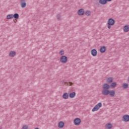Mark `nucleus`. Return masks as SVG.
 Masks as SVG:
<instances>
[{"label":"nucleus","mask_w":129,"mask_h":129,"mask_svg":"<svg viewBox=\"0 0 129 129\" xmlns=\"http://www.w3.org/2000/svg\"><path fill=\"white\" fill-rule=\"evenodd\" d=\"M73 123L75 125H76L77 126L80 125V124H81V119L78 117L75 118L74 119Z\"/></svg>","instance_id":"5"},{"label":"nucleus","mask_w":129,"mask_h":129,"mask_svg":"<svg viewBox=\"0 0 129 129\" xmlns=\"http://www.w3.org/2000/svg\"><path fill=\"white\" fill-rule=\"evenodd\" d=\"M59 54L60 55V56H64L65 54V51L63 50H61L59 51Z\"/></svg>","instance_id":"22"},{"label":"nucleus","mask_w":129,"mask_h":129,"mask_svg":"<svg viewBox=\"0 0 129 129\" xmlns=\"http://www.w3.org/2000/svg\"><path fill=\"white\" fill-rule=\"evenodd\" d=\"M127 81H128V82H129V77L127 78Z\"/></svg>","instance_id":"30"},{"label":"nucleus","mask_w":129,"mask_h":129,"mask_svg":"<svg viewBox=\"0 0 129 129\" xmlns=\"http://www.w3.org/2000/svg\"><path fill=\"white\" fill-rule=\"evenodd\" d=\"M107 2H108L107 0H99V3L101 5H105L107 3Z\"/></svg>","instance_id":"21"},{"label":"nucleus","mask_w":129,"mask_h":129,"mask_svg":"<svg viewBox=\"0 0 129 129\" xmlns=\"http://www.w3.org/2000/svg\"><path fill=\"white\" fill-rule=\"evenodd\" d=\"M77 14L79 16H83L85 14V11L83 9H81L78 11Z\"/></svg>","instance_id":"10"},{"label":"nucleus","mask_w":129,"mask_h":129,"mask_svg":"<svg viewBox=\"0 0 129 129\" xmlns=\"http://www.w3.org/2000/svg\"><path fill=\"white\" fill-rule=\"evenodd\" d=\"M91 54L93 57H96L97 56V50L96 49H92L91 50Z\"/></svg>","instance_id":"8"},{"label":"nucleus","mask_w":129,"mask_h":129,"mask_svg":"<svg viewBox=\"0 0 129 129\" xmlns=\"http://www.w3.org/2000/svg\"><path fill=\"white\" fill-rule=\"evenodd\" d=\"M20 6L22 9L27 7V3L25 0H20Z\"/></svg>","instance_id":"7"},{"label":"nucleus","mask_w":129,"mask_h":129,"mask_svg":"<svg viewBox=\"0 0 129 129\" xmlns=\"http://www.w3.org/2000/svg\"><path fill=\"white\" fill-rule=\"evenodd\" d=\"M116 85L117 84L116 82H113L110 84V87H111V88H115V87H116Z\"/></svg>","instance_id":"20"},{"label":"nucleus","mask_w":129,"mask_h":129,"mask_svg":"<svg viewBox=\"0 0 129 129\" xmlns=\"http://www.w3.org/2000/svg\"><path fill=\"white\" fill-rule=\"evenodd\" d=\"M64 84H67V85H68V83L65 82H64Z\"/></svg>","instance_id":"29"},{"label":"nucleus","mask_w":129,"mask_h":129,"mask_svg":"<svg viewBox=\"0 0 129 129\" xmlns=\"http://www.w3.org/2000/svg\"><path fill=\"white\" fill-rule=\"evenodd\" d=\"M108 95H109V96H110V97H114V96H115V91H114L113 90L109 91Z\"/></svg>","instance_id":"11"},{"label":"nucleus","mask_w":129,"mask_h":129,"mask_svg":"<svg viewBox=\"0 0 129 129\" xmlns=\"http://www.w3.org/2000/svg\"><path fill=\"white\" fill-rule=\"evenodd\" d=\"M103 90H102V94L103 95L107 96L109 93V88H110V86L107 83H105L102 85Z\"/></svg>","instance_id":"1"},{"label":"nucleus","mask_w":129,"mask_h":129,"mask_svg":"<svg viewBox=\"0 0 129 129\" xmlns=\"http://www.w3.org/2000/svg\"><path fill=\"white\" fill-rule=\"evenodd\" d=\"M13 18H14L13 14H9L6 17L7 20H11V19H13Z\"/></svg>","instance_id":"19"},{"label":"nucleus","mask_w":129,"mask_h":129,"mask_svg":"<svg viewBox=\"0 0 129 129\" xmlns=\"http://www.w3.org/2000/svg\"><path fill=\"white\" fill-rule=\"evenodd\" d=\"M56 18L58 20V21L61 20V15L60 14L56 15Z\"/></svg>","instance_id":"27"},{"label":"nucleus","mask_w":129,"mask_h":129,"mask_svg":"<svg viewBox=\"0 0 129 129\" xmlns=\"http://www.w3.org/2000/svg\"><path fill=\"white\" fill-rule=\"evenodd\" d=\"M105 128L106 129H112V124L110 123H107L105 125Z\"/></svg>","instance_id":"15"},{"label":"nucleus","mask_w":129,"mask_h":129,"mask_svg":"<svg viewBox=\"0 0 129 129\" xmlns=\"http://www.w3.org/2000/svg\"><path fill=\"white\" fill-rule=\"evenodd\" d=\"M64 125L65 124L63 121H60L57 123V127H58V128H63Z\"/></svg>","instance_id":"9"},{"label":"nucleus","mask_w":129,"mask_h":129,"mask_svg":"<svg viewBox=\"0 0 129 129\" xmlns=\"http://www.w3.org/2000/svg\"><path fill=\"white\" fill-rule=\"evenodd\" d=\"M17 55V52L14 50H11L9 52V57H14Z\"/></svg>","instance_id":"12"},{"label":"nucleus","mask_w":129,"mask_h":129,"mask_svg":"<svg viewBox=\"0 0 129 129\" xmlns=\"http://www.w3.org/2000/svg\"><path fill=\"white\" fill-rule=\"evenodd\" d=\"M121 119L122 121L124 122H128V121H129V115L125 114L123 115Z\"/></svg>","instance_id":"6"},{"label":"nucleus","mask_w":129,"mask_h":129,"mask_svg":"<svg viewBox=\"0 0 129 129\" xmlns=\"http://www.w3.org/2000/svg\"><path fill=\"white\" fill-rule=\"evenodd\" d=\"M13 18L17 20L18 19H19V14L17 13L14 14V15H13Z\"/></svg>","instance_id":"24"},{"label":"nucleus","mask_w":129,"mask_h":129,"mask_svg":"<svg viewBox=\"0 0 129 129\" xmlns=\"http://www.w3.org/2000/svg\"><path fill=\"white\" fill-rule=\"evenodd\" d=\"M122 87L123 88H124V89H126V88H127V87H128V84H127L126 83H124V84H123Z\"/></svg>","instance_id":"23"},{"label":"nucleus","mask_w":129,"mask_h":129,"mask_svg":"<svg viewBox=\"0 0 129 129\" xmlns=\"http://www.w3.org/2000/svg\"><path fill=\"white\" fill-rule=\"evenodd\" d=\"M69 96L70 98H74V97L76 96V93H75V92L70 93V94H69Z\"/></svg>","instance_id":"17"},{"label":"nucleus","mask_w":129,"mask_h":129,"mask_svg":"<svg viewBox=\"0 0 129 129\" xmlns=\"http://www.w3.org/2000/svg\"><path fill=\"white\" fill-rule=\"evenodd\" d=\"M102 107V103L99 102L97 104H96L94 107L92 108V112H94L95 111H97L100 109Z\"/></svg>","instance_id":"3"},{"label":"nucleus","mask_w":129,"mask_h":129,"mask_svg":"<svg viewBox=\"0 0 129 129\" xmlns=\"http://www.w3.org/2000/svg\"><path fill=\"white\" fill-rule=\"evenodd\" d=\"M113 81V78L112 77H108L106 79L105 82L106 83H112Z\"/></svg>","instance_id":"13"},{"label":"nucleus","mask_w":129,"mask_h":129,"mask_svg":"<svg viewBox=\"0 0 129 129\" xmlns=\"http://www.w3.org/2000/svg\"><path fill=\"white\" fill-rule=\"evenodd\" d=\"M85 15H86L87 16H90L91 15V13H90V11H86L85 13Z\"/></svg>","instance_id":"26"},{"label":"nucleus","mask_w":129,"mask_h":129,"mask_svg":"<svg viewBox=\"0 0 129 129\" xmlns=\"http://www.w3.org/2000/svg\"><path fill=\"white\" fill-rule=\"evenodd\" d=\"M59 61L62 64H66V62L68 61V58L66 55H62L60 57Z\"/></svg>","instance_id":"4"},{"label":"nucleus","mask_w":129,"mask_h":129,"mask_svg":"<svg viewBox=\"0 0 129 129\" xmlns=\"http://www.w3.org/2000/svg\"><path fill=\"white\" fill-rule=\"evenodd\" d=\"M62 97L63 99H68V98H69V93L66 92L63 93Z\"/></svg>","instance_id":"14"},{"label":"nucleus","mask_w":129,"mask_h":129,"mask_svg":"<svg viewBox=\"0 0 129 129\" xmlns=\"http://www.w3.org/2000/svg\"><path fill=\"white\" fill-rule=\"evenodd\" d=\"M22 129H29V125L27 124H24L22 126Z\"/></svg>","instance_id":"25"},{"label":"nucleus","mask_w":129,"mask_h":129,"mask_svg":"<svg viewBox=\"0 0 129 129\" xmlns=\"http://www.w3.org/2000/svg\"><path fill=\"white\" fill-rule=\"evenodd\" d=\"M123 30L125 33L129 32V25H125L123 28Z\"/></svg>","instance_id":"16"},{"label":"nucleus","mask_w":129,"mask_h":129,"mask_svg":"<svg viewBox=\"0 0 129 129\" xmlns=\"http://www.w3.org/2000/svg\"><path fill=\"white\" fill-rule=\"evenodd\" d=\"M74 85V84L73 83H72V82H69L68 83V85L69 86H73Z\"/></svg>","instance_id":"28"},{"label":"nucleus","mask_w":129,"mask_h":129,"mask_svg":"<svg viewBox=\"0 0 129 129\" xmlns=\"http://www.w3.org/2000/svg\"><path fill=\"white\" fill-rule=\"evenodd\" d=\"M107 24L108 29H111V26H114V24H115V21L112 18H109L107 20Z\"/></svg>","instance_id":"2"},{"label":"nucleus","mask_w":129,"mask_h":129,"mask_svg":"<svg viewBox=\"0 0 129 129\" xmlns=\"http://www.w3.org/2000/svg\"><path fill=\"white\" fill-rule=\"evenodd\" d=\"M108 2H111L112 0H107Z\"/></svg>","instance_id":"31"},{"label":"nucleus","mask_w":129,"mask_h":129,"mask_svg":"<svg viewBox=\"0 0 129 129\" xmlns=\"http://www.w3.org/2000/svg\"><path fill=\"white\" fill-rule=\"evenodd\" d=\"M106 51V47L105 46H101L100 48V53H104Z\"/></svg>","instance_id":"18"},{"label":"nucleus","mask_w":129,"mask_h":129,"mask_svg":"<svg viewBox=\"0 0 129 129\" xmlns=\"http://www.w3.org/2000/svg\"><path fill=\"white\" fill-rule=\"evenodd\" d=\"M34 129H39V127H36V128H35Z\"/></svg>","instance_id":"32"}]
</instances>
